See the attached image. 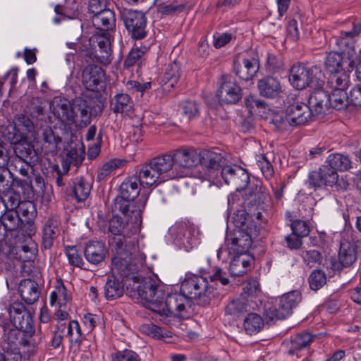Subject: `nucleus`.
Listing matches in <instances>:
<instances>
[{
    "label": "nucleus",
    "mask_w": 361,
    "mask_h": 361,
    "mask_svg": "<svg viewBox=\"0 0 361 361\" xmlns=\"http://www.w3.org/2000/svg\"><path fill=\"white\" fill-rule=\"evenodd\" d=\"M65 253L71 264L78 267H82L83 261L75 246H66Z\"/></svg>",
    "instance_id": "52"
},
{
    "label": "nucleus",
    "mask_w": 361,
    "mask_h": 361,
    "mask_svg": "<svg viewBox=\"0 0 361 361\" xmlns=\"http://www.w3.org/2000/svg\"><path fill=\"white\" fill-rule=\"evenodd\" d=\"M338 179V175L329 166H322L318 171H313L308 176L309 188H318L324 185L333 186Z\"/></svg>",
    "instance_id": "19"
},
{
    "label": "nucleus",
    "mask_w": 361,
    "mask_h": 361,
    "mask_svg": "<svg viewBox=\"0 0 361 361\" xmlns=\"http://www.w3.org/2000/svg\"><path fill=\"white\" fill-rule=\"evenodd\" d=\"M235 63L238 66L243 64L245 68H259L258 54L254 50H250L242 55L237 56Z\"/></svg>",
    "instance_id": "46"
},
{
    "label": "nucleus",
    "mask_w": 361,
    "mask_h": 361,
    "mask_svg": "<svg viewBox=\"0 0 361 361\" xmlns=\"http://www.w3.org/2000/svg\"><path fill=\"white\" fill-rule=\"evenodd\" d=\"M112 361H140L138 355L128 349L118 351L111 355Z\"/></svg>",
    "instance_id": "54"
},
{
    "label": "nucleus",
    "mask_w": 361,
    "mask_h": 361,
    "mask_svg": "<svg viewBox=\"0 0 361 361\" xmlns=\"http://www.w3.org/2000/svg\"><path fill=\"white\" fill-rule=\"evenodd\" d=\"M173 243L179 248L189 252L200 244V233L192 224L176 223L169 229Z\"/></svg>",
    "instance_id": "7"
},
{
    "label": "nucleus",
    "mask_w": 361,
    "mask_h": 361,
    "mask_svg": "<svg viewBox=\"0 0 361 361\" xmlns=\"http://www.w3.org/2000/svg\"><path fill=\"white\" fill-rule=\"evenodd\" d=\"M9 126L13 129L24 135L27 133L32 132L33 130V123L31 119L25 115L19 114L15 117L14 124H10Z\"/></svg>",
    "instance_id": "45"
},
{
    "label": "nucleus",
    "mask_w": 361,
    "mask_h": 361,
    "mask_svg": "<svg viewBox=\"0 0 361 361\" xmlns=\"http://www.w3.org/2000/svg\"><path fill=\"white\" fill-rule=\"evenodd\" d=\"M59 228L52 220H49L43 230V244L45 248H50L52 246L54 239L59 235Z\"/></svg>",
    "instance_id": "47"
},
{
    "label": "nucleus",
    "mask_w": 361,
    "mask_h": 361,
    "mask_svg": "<svg viewBox=\"0 0 361 361\" xmlns=\"http://www.w3.org/2000/svg\"><path fill=\"white\" fill-rule=\"evenodd\" d=\"M126 163V160L123 159L114 158L106 161L103 166L99 169L97 178L98 180H104L111 173L115 171L116 169L121 168Z\"/></svg>",
    "instance_id": "42"
},
{
    "label": "nucleus",
    "mask_w": 361,
    "mask_h": 361,
    "mask_svg": "<svg viewBox=\"0 0 361 361\" xmlns=\"http://www.w3.org/2000/svg\"><path fill=\"white\" fill-rule=\"evenodd\" d=\"M92 23L98 30L95 33L102 31L109 32V30L115 27V17L114 12L110 9L104 10L92 16Z\"/></svg>",
    "instance_id": "30"
},
{
    "label": "nucleus",
    "mask_w": 361,
    "mask_h": 361,
    "mask_svg": "<svg viewBox=\"0 0 361 361\" xmlns=\"http://www.w3.org/2000/svg\"><path fill=\"white\" fill-rule=\"evenodd\" d=\"M137 178L133 176L125 179L120 185V197L123 202L119 205L118 209L128 220L135 224L141 222V212L140 210L131 209L130 202L133 201L140 193Z\"/></svg>",
    "instance_id": "6"
},
{
    "label": "nucleus",
    "mask_w": 361,
    "mask_h": 361,
    "mask_svg": "<svg viewBox=\"0 0 361 361\" xmlns=\"http://www.w3.org/2000/svg\"><path fill=\"white\" fill-rule=\"evenodd\" d=\"M81 59L76 62L78 67L97 68L107 66L112 60L110 32L102 31L94 33L89 39L88 44L81 50Z\"/></svg>",
    "instance_id": "3"
},
{
    "label": "nucleus",
    "mask_w": 361,
    "mask_h": 361,
    "mask_svg": "<svg viewBox=\"0 0 361 361\" xmlns=\"http://www.w3.org/2000/svg\"><path fill=\"white\" fill-rule=\"evenodd\" d=\"M6 345L7 346L4 345L3 347V353H4L5 350H11L12 348H16L20 353V358L22 357L21 353H23L25 357L30 358L35 354L37 350V343L35 341V338L32 336L23 339L20 350L13 342H11V344L8 343Z\"/></svg>",
    "instance_id": "39"
},
{
    "label": "nucleus",
    "mask_w": 361,
    "mask_h": 361,
    "mask_svg": "<svg viewBox=\"0 0 361 361\" xmlns=\"http://www.w3.org/2000/svg\"><path fill=\"white\" fill-rule=\"evenodd\" d=\"M0 361H20V353L16 348L0 353Z\"/></svg>",
    "instance_id": "64"
},
{
    "label": "nucleus",
    "mask_w": 361,
    "mask_h": 361,
    "mask_svg": "<svg viewBox=\"0 0 361 361\" xmlns=\"http://www.w3.org/2000/svg\"><path fill=\"white\" fill-rule=\"evenodd\" d=\"M123 285L114 274L107 279L104 288V296L108 300H113L121 297L123 294Z\"/></svg>",
    "instance_id": "37"
},
{
    "label": "nucleus",
    "mask_w": 361,
    "mask_h": 361,
    "mask_svg": "<svg viewBox=\"0 0 361 361\" xmlns=\"http://www.w3.org/2000/svg\"><path fill=\"white\" fill-rule=\"evenodd\" d=\"M51 109L54 116L65 125L85 128L91 121L90 109L81 98L75 99L72 103L64 98H55Z\"/></svg>",
    "instance_id": "4"
},
{
    "label": "nucleus",
    "mask_w": 361,
    "mask_h": 361,
    "mask_svg": "<svg viewBox=\"0 0 361 361\" xmlns=\"http://www.w3.org/2000/svg\"><path fill=\"white\" fill-rule=\"evenodd\" d=\"M147 51V49L145 47L133 49L125 61L126 68L145 66V63H143V56Z\"/></svg>",
    "instance_id": "48"
},
{
    "label": "nucleus",
    "mask_w": 361,
    "mask_h": 361,
    "mask_svg": "<svg viewBox=\"0 0 361 361\" xmlns=\"http://www.w3.org/2000/svg\"><path fill=\"white\" fill-rule=\"evenodd\" d=\"M1 222L7 231H14L19 228L21 220L16 210L8 209L2 216Z\"/></svg>",
    "instance_id": "49"
},
{
    "label": "nucleus",
    "mask_w": 361,
    "mask_h": 361,
    "mask_svg": "<svg viewBox=\"0 0 361 361\" xmlns=\"http://www.w3.org/2000/svg\"><path fill=\"white\" fill-rule=\"evenodd\" d=\"M166 293V298L160 300L157 305H152V312L164 317L179 316L185 310L186 304L189 302L188 299L183 293H169V289Z\"/></svg>",
    "instance_id": "9"
},
{
    "label": "nucleus",
    "mask_w": 361,
    "mask_h": 361,
    "mask_svg": "<svg viewBox=\"0 0 361 361\" xmlns=\"http://www.w3.org/2000/svg\"><path fill=\"white\" fill-rule=\"evenodd\" d=\"M326 283V274L320 269L314 270L309 276L310 287L313 290L320 289Z\"/></svg>",
    "instance_id": "50"
},
{
    "label": "nucleus",
    "mask_w": 361,
    "mask_h": 361,
    "mask_svg": "<svg viewBox=\"0 0 361 361\" xmlns=\"http://www.w3.org/2000/svg\"><path fill=\"white\" fill-rule=\"evenodd\" d=\"M233 222L236 228L228 248L233 253L245 254L251 247L253 236L257 235L256 226L245 211H239L234 216Z\"/></svg>",
    "instance_id": "5"
},
{
    "label": "nucleus",
    "mask_w": 361,
    "mask_h": 361,
    "mask_svg": "<svg viewBox=\"0 0 361 361\" xmlns=\"http://www.w3.org/2000/svg\"><path fill=\"white\" fill-rule=\"evenodd\" d=\"M312 111L308 106L302 102H295L286 110L284 116L279 119L276 118L274 123L280 129H284L288 126H298L305 124L312 118Z\"/></svg>",
    "instance_id": "8"
},
{
    "label": "nucleus",
    "mask_w": 361,
    "mask_h": 361,
    "mask_svg": "<svg viewBox=\"0 0 361 361\" xmlns=\"http://www.w3.org/2000/svg\"><path fill=\"white\" fill-rule=\"evenodd\" d=\"M182 113L189 119L198 116L199 106L195 101L188 100L182 103L180 106Z\"/></svg>",
    "instance_id": "53"
},
{
    "label": "nucleus",
    "mask_w": 361,
    "mask_h": 361,
    "mask_svg": "<svg viewBox=\"0 0 361 361\" xmlns=\"http://www.w3.org/2000/svg\"><path fill=\"white\" fill-rule=\"evenodd\" d=\"M124 229L123 221L117 216H113L109 221V231L114 236L110 241L111 249L116 252H121L126 243H135L131 240L126 239L122 233Z\"/></svg>",
    "instance_id": "24"
},
{
    "label": "nucleus",
    "mask_w": 361,
    "mask_h": 361,
    "mask_svg": "<svg viewBox=\"0 0 361 361\" xmlns=\"http://www.w3.org/2000/svg\"><path fill=\"white\" fill-rule=\"evenodd\" d=\"M111 106L114 113L121 114L122 116L130 117L134 113L133 101L127 94H116L111 103Z\"/></svg>",
    "instance_id": "27"
},
{
    "label": "nucleus",
    "mask_w": 361,
    "mask_h": 361,
    "mask_svg": "<svg viewBox=\"0 0 361 361\" xmlns=\"http://www.w3.org/2000/svg\"><path fill=\"white\" fill-rule=\"evenodd\" d=\"M293 233L300 237H304L309 234V227L306 223L302 220H296L293 222Z\"/></svg>",
    "instance_id": "60"
},
{
    "label": "nucleus",
    "mask_w": 361,
    "mask_h": 361,
    "mask_svg": "<svg viewBox=\"0 0 361 361\" xmlns=\"http://www.w3.org/2000/svg\"><path fill=\"white\" fill-rule=\"evenodd\" d=\"M175 166L183 173V177L186 176V169L197 166L200 162V151L194 148H180L172 153Z\"/></svg>",
    "instance_id": "16"
},
{
    "label": "nucleus",
    "mask_w": 361,
    "mask_h": 361,
    "mask_svg": "<svg viewBox=\"0 0 361 361\" xmlns=\"http://www.w3.org/2000/svg\"><path fill=\"white\" fill-rule=\"evenodd\" d=\"M106 253L105 245L100 241H91L85 247V256L86 259L94 264L102 262Z\"/></svg>",
    "instance_id": "33"
},
{
    "label": "nucleus",
    "mask_w": 361,
    "mask_h": 361,
    "mask_svg": "<svg viewBox=\"0 0 361 361\" xmlns=\"http://www.w3.org/2000/svg\"><path fill=\"white\" fill-rule=\"evenodd\" d=\"M219 100L226 104L238 102L242 96L241 88L230 75H223L217 92Z\"/></svg>",
    "instance_id": "18"
},
{
    "label": "nucleus",
    "mask_w": 361,
    "mask_h": 361,
    "mask_svg": "<svg viewBox=\"0 0 361 361\" xmlns=\"http://www.w3.org/2000/svg\"><path fill=\"white\" fill-rule=\"evenodd\" d=\"M252 259L245 254H238L231 260L229 271L231 276H240L247 273L251 267Z\"/></svg>",
    "instance_id": "35"
},
{
    "label": "nucleus",
    "mask_w": 361,
    "mask_h": 361,
    "mask_svg": "<svg viewBox=\"0 0 361 361\" xmlns=\"http://www.w3.org/2000/svg\"><path fill=\"white\" fill-rule=\"evenodd\" d=\"M221 174L224 182L232 185L237 190L245 189L250 182L248 173L240 166H225Z\"/></svg>",
    "instance_id": "17"
},
{
    "label": "nucleus",
    "mask_w": 361,
    "mask_h": 361,
    "mask_svg": "<svg viewBox=\"0 0 361 361\" xmlns=\"http://www.w3.org/2000/svg\"><path fill=\"white\" fill-rule=\"evenodd\" d=\"M324 74L318 69H290L289 82L297 90H303L307 86L322 87Z\"/></svg>",
    "instance_id": "10"
},
{
    "label": "nucleus",
    "mask_w": 361,
    "mask_h": 361,
    "mask_svg": "<svg viewBox=\"0 0 361 361\" xmlns=\"http://www.w3.org/2000/svg\"><path fill=\"white\" fill-rule=\"evenodd\" d=\"M257 305L252 298H249L245 294L231 300L226 307L225 312L227 314L239 316L241 314L255 310Z\"/></svg>",
    "instance_id": "23"
},
{
    "label": "nucleus",
    "mask_w": 361,
    "mask_h": 361,
    "mask_svg": "<svg viewBox=\"0 0 361 361\" xmlns=\"http://www.w3.org/2000/svg\"><path fill=\"white\" fill-rule=\"evenodd\" d=\"M139 331L142 334L155 339L164 340L171 337L170 331H168L153 323H147L140 325Z\"/></svg>",
    "instance_id": "41"
},
{
    "label": "nucleus",
    "mask_w": 361,
    "mask_h": 361,
    "mask_svg": "<svg viewBox=\"0 0 361 361\" xmlns=\"http://www.w3.org/2000/svg\"><path fill=\"white\" fill-rule=\"evenodd\" d=\"M91 185L82 178H75L73 183V193L78 202L85 201L90 195Z\"/></svg>",
    "instance_id": "43"
},
{
    "label": "nucleus",
    "mask_w": 361,
    "mask_h": 361,
    "mask_svg": "<svg viewBox=\"0 0 361 361\" xmlns=\"http://www.w3.org/2000/svg\"><path fill=\"white\" fill-rule=\"evenodd\" d=\"M125 27L134 39L146 37L147 18L145 15L135 10H126L122 14Z\"/></svg>",
    "instance_id": "14"
},
{
    "label": "nucleus",
    "mask_w": 361,
    "mask_h": 361,
    "mask_svg": "<svg viewBox=\"0 0 361 361\" xmlns=\"http://www.w3.org/2000/svg\"><path fill=\"white\" fill-rule=\"evenodd\" d=\"M226 286L229 283L226 273L220 267H214L202 276L187 274L181 283L180 291L188 298L199 299L202 304L208 303L214 295L216 281Z\"/></svg>",
    "instance_id": "1"
},
{
    "label": "nucleus",
    "mask_w": 361,
    "mask_h": 361,
    "mask_svg": "<svg viewBox=\"0 0 361 361\" xmlns=\"http://www.w3.org/2000/svg\"><path fill=\"white\" fill-rule=\"evenodd\" d=\"M128 137L130 142L140 143L143 139V132L140 125L133 126L128 130Z\"/></svg>",
    "instance_id": "58"
},
{
    "label": "nucleus",
    "mask_w": 361,
    "mask_h": 361,
    "mask_svg": "<svg viewBox=\"0 0 361 361\" xmlns=\"http://www.w3.org/2000/svg\"><path fill=\"white\" fill-rule=\"evenodd\" d=\"M3 202L8 209L15 210L20 202V195L13 191H8L4 197Z\"/></svg>",
    "instance_id": "57"
},
{
    "label": "nucleus",
    "mask_w": 361,
    "mask_h": 361,
    "mask_svg": "<svg viewBox=\"0 0 361 361\" xmlns=\"http://www.w3.org/2000/svg\"><path fill=\"white\" fill-rule=\"evenodd\" d=\"M67 336L71 342L77 343L81 340L82 331L79 322L77 320H71L69 322Z\"/></svg>",
    "instance_id": "56"
},
{
    "label": "nucleus",
    "mask_w": 361,
    "mask_h": 361,
    "mask_svg": "<svg viewBox=\"0 0 361 361\" xmlns=\"http://www.w3.org/2000/svg\"><path fill=\"white\" fill-rule=\"evenodd\" d=\"M126 286L130 296L140 300L151 311L152 305H157L160 300H163L169 289L154 274L142 278L133 275L127 279Z\"/></svg>",
    "instance_id": "2"
},
{
    "label": "nucleus",
    "mask_w": 361,
    "mask_h": 361,
    "mask_svg": "<svg viewBox=\"0 0 361 361\" xmlns=\"http://www.w3.org/2000/svg\"><path fill=\"white\" fill-rule=\"evenodd\" d=\"M152 165L150 161L145 164L134 176L137 178L140 185L144 188H150L164 183V181H161V177Z\"/></svg>",
    "instance_id": "25"
},
{
    "label": "nucleus",
    "mask_w": 361,
    "mask_h": 361,
    "mask_svg": "<svg viewBox=\"0 0 361 361\" xmlns=\"http://www.w3.org/2000/svg\"><path fill=\"white\" fill-rule=\"evenodd\" d=\"M82 322L88 331H91L97 325L101 323L102 318L99 315L87 313L83 316Z\"/></svg>",
    "instance_id": "59"
},
{
    "label": "nucleus",
    "mask_w": 361,
    "mask_h": 361,
    "mask_svg": "<svg viewBox=\"0 0 361 361\" xmlns=\"http://www.w3.org/2000/svg\"><path fill=\"white\" fill-rule=\"evenodd\" d=\"M264 322L262 317L256 313H250L244 319L243 329L250 335L259 332L264 327Z\"/></svg>",
    "instance_id": "40"
},
{
    "label": "nucleus",
    "mask_w": 361,
    "mask_h": 361,
    "mask_svg": "<svg viewBox=\"0 0 361 361\" xmlns=\"http://www.w3.org/2000/svg\"><path fill=\"white\" fill-rule=\"evenodd\" d=\"M184 6L176 0H168L159 6V12L163 15H171L183 11Z\"/></svg>",
    "instance_id": "51"
},
{
    "label": "nucleus",
    "mask_w": 361,
    "mask_h": 361,
    "mask_svg": "<svg viewBox=\"0 0 361 361\" xmlns=\"http://www.w3.org/2000/svg\"><path fill=\"white\" fill-rule=\"evenodd\" d=\"M71 299V297L61 280H57L49 294L50 305L55 308L66 307Z\"/></svg>",
    "instance_id": "26"
},
{
    "label": "nucleus",
    "mask_w": 361,
    "mask_h": 361,
    "mask_svg": "<svg viewBox=\"0 0 361 361\" xmlns=\"http://www.w3.org/2000/svg\"><path fill=\"white\" fill-rule=\"evenodd\" d=\"M8 314L10 317L9 322H6V317L3 314L0 315V326L6 330L12 331L13 329L24 331L29 324L30 317L26 315L25 318V312L20 308L11 307L9 308Z\"/></svg>",
    "instance_id": "20"
},
{
    "label": "nucleus",
    "mask_w": 361,
    "mask_h": 361,
    "mask_svg": "<svg viewBox=\"0 0 361 361\" xmlns=\"http://www.w3.org/2000/svg\"><path fill=\"white\" fill-rule=\"evenodd\" d=\"M200 159L201 171L199 178L209 182L214 181L223 160L222 154L214 151L202 150L200 151Z\"/></svg>",
    "instance_id": "12"
},
{
    "label": "nucleus",
    "mask_w": 361,
    "mask_h": 361,
    "mask_svg": "<svg viewBox=\"0 0 361 361\" xmlns=\"http://www.w3.org/2000/svg\"><path fill=\"white\" fill-rule=\"evenodd\" d=\"M150 162L161 177V181L165 182L183 177L182 172L175 166L172 153L156 157Z\"/></svg>",
    "instance_id": "15"
},
{
    "label": "nucleus",
    "mask_w": 361,
    "mask_h": 361,
    "mask_svg": "<svg viewBox=\"0 0 361 361\" xmlns=\"http://www.w3.org/2000/svg\"><path fill=\"white\" fill-rule=\"evenodd\" d=\"M348 96L344 90H332L331 94L327 95V101L329 105L337 110H341L346 106Z\"/></svg>",
    "instance_id": "44"
},
{
    "label": "nucleus",
    "mask_w": 361,
    "mask_h": 361,
    "mask_svg": "<svg viewBox=\"0 0 361 361\" xmlns=\"http://www.w3.org/2000/svg\"><path fill=\"white\" fill-rule=\"evenodd\" d=\"M256 159L257 164L264 178L267 180L270 179L274 175V169L271 163L262 154L258 155Z\"/></svg>",
    "instance_id": "55"
},
{
    "label": "nucleus",
    "mask_w": 361,
    "mask_h": 361,
    "mask_svg": "<svg viewBox=\"0 0 361 361\" xmlns=\"http://www.w3.org/2000/svg\"><path fill=\"white\" fill-rule=\"evenodd\" d=\"M326 165L329 169L337 171H345L352 168V162L347 155L335 153L331 154L326 159Z\"/></svg>",
    "instance_id": "36"
},
{
    "label": "nucleus",
    "mask_w": 361,
    "mask_h": 361,
    "mask_svg": "<svg viewBox=\"0 0 361 361\" xmlns=\"http://www.w3.org/2000/svg\"><path fill=\"white\" fill-rule=\"evenodd\" d=\"M18 290L22 300L27 304H33L39 299L38 284L33 280L24 279L21 281Z\"/></svg>",
    "instance_id": "28"
},
{
    "label": "nucleus",
    "mask_w": 361,
    "mask_h": 361,
    "mask_svg": "<svg viewBox=\"0 0 361 361\" xmlns=\"http://www.w3.org/2000/svg\"><path fill=\"white\" fill-rule=\"evenodd\" d=\"M312 341V337L309 333H304L298 335L293 341L295 348L301 349L307 347Z\"/></svg>",
    "instance_id": "61"
},
{
    "label": "nucleus",
    "mask_w": 361,
    "mask_h": 361,
    "mask_svg": "<svg viewBox=\"0 0 361 361\" xmlns=\"http://www.w3.org/2000/svg\"><path fill=\"white\" fill-rule=\"evenodd\" d=\"M135 243L130 242L123 245V249L120 252L112 250L114 252V255L111 259L112 271L114 274H118L123 278L125 285L127 279L132 278V276L135 275L133 273H130V271L133 269L129 264V261L132 252L135 250Z\"/></svg>",
    "instance_id": "11"
},
{
    "label": "nucleus",
    "mask_w": 361,
    "mask_h": 361,
    "mask_svg": "<svg viewBox=\"0 0 361 361\" xmlns=\"http://www.w3.org/2000/svg\"><path fill=\"white\" fill-rule=\"evenodd\" d=\"M214 46L216 49L221 48L229 43L233 39V35L231 33L214 34Z\"/></svg>",
    "instance_id": "63"
},
{
    "label": "nucleus",
    "mask_w": 361,
    "mask_h": 361,
    "mask_svg": "<svg viewBox=\"0 0 361 361\" xmlns=\"http://www.w3.org/2000/svg\"><path fill=\"white\" fill-rule=\"evenodd\" d=\"M16 133H14L13 136H11V133H8L6 137L11 142L16 143L14 152L18 158L19 162L23 164V161H30L32 156L35 155L33 146L25 140L18 142V139L16 137Z\"/></svg>",
    "instance_id": "29"
},
{
    "label": "nucleus",
    "mask_w": 361,
    "mask_h": 361,
    "mask_svg": "<svg viewBox=\"0 0 361 361\" xmlns=\"http://www.w3.org/2000/svg\"><path fill=\"white\" fill-rule=\"evenodd\" d=\"M107 0H89V11L94 15L106 10Z\"/></svg>",
    "instance_id": "62"
},
{
    "label": "nucleus",
    "mask_w": 361,
    "mask_h": 361,
    "mask_svg": "<svg viewBox=\"0 0 361 361\" xmlns=\"http://www.w3.org/2000/svg\"><path fill=\"white\" fill-rule=\"evenodd\" d=\"M316 90L311 93L308 100V107L311 109L312 116H319L325 113L327 103V94L321 87H314Z\"/></svg>",
    "instance_id": "31"
},
{
    "label": "nucleus",
    "mask_w": 361,
    "mask_h": 361,
    "mask_svg": "<svg viewBox=\"0 0 361 361\" xmlns=\"http://www.w3.org/2000/svg\"><path fill=\"white\" fill-rule=\"evenodd\" d=\"M357 247L353 243L343 241L341 243L338 261L343 267H349L352 265L357 257Z\"/></svg>",
    "instance_id": "34"
},
{
    "label": "nucleus",
    "mask_w": 361,
    "mask_h": 361,
    "mask_svg": "<svg viewBox=\"0 0 361 361\" xmlns=\"http://www.w3.org/2000/svg\"><path fill=\"white\" fill-rule=\"evenodd\" d=\"M328 75V85L332 90H345L348 86L349 73L345 69L329 70Z\"/></svg>",
    "instance_id": "32"
},
{
    "label": "nucleus",
    "mask_w": 361,
    "mask_h": 361,
    "mask_svg": "<svg viewBox=\"0 0 361 361\" xmlns=\"http://www.w3.org/2000/svg\"><path fill=\"white\" fill-rule=\"evenodd\" d=\"M355 54L353 47H350L346 51L329 52L325 58L326 68H353L355 61L353 56Z\"/></svg>",
    "instance_id": "22"
},
{
    "label": "nucleus",
    "mask_w": 361,
    "mask_h": 361,
    "mask_svg": "<svg viewBox=\"0 0 361 361\" xmlns=\"http://www.w3.org/2000/svg\"><path fill=\"white\" fill-rule=\"evenodd\" d=\"M260 94L266 97H275L281 91L279 82L272 77H267L260 80L258 83Z\"/></svg>",
    "instance_id": "38"
},
{
    "label": "nucleus",
    "mask_w": 361,
    "mask_h": 361,
    "mask_svg": "<svg viewBox=\"0 0 361 361\" xmlns=\"http://www.w3.org/2000/svg\"><path fill=\"white\" fill-rule=\"evenodd\" d=\"M82 80L85 87L93 92H102L106 88L104 69H83Z\"/></svg>",
    "instance_id": "21"
},
{
    "label": "nucleus",
    "mask_w": 361,
    "mask_h": 361,
    "mask_svg": "<svg viewBox=\"0 0 361 361\" xmlns=\"http://www.w3.org/2000/svg\"><path fill=\"white\" fill-rule=\"evenodd\" d=\"M302 300L301 293L293 290L283 294L279 300L278 307L269 308L267 313L270 319H283L292 314L295 308Z\"/></svg>",
    "instance_id": "13"
}]
</instances>
